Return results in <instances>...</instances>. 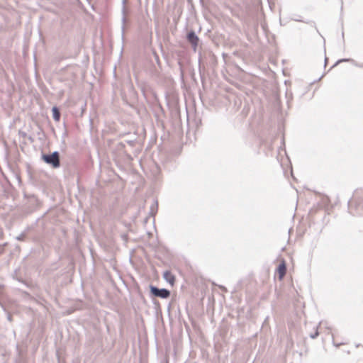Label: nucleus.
Returning <instances> with one entry per match:
<instances>
[{
	"label": "nucleus",
	"mask_w": 363,
	"mask_h": 363,
	"mask_svg": "<svg viewBox=\"0 0 363 363\" xmlns=\"http://www.w3.org/2000/svg\"><path fill=\"white\" fill-rule=\"evenodd\" d=\"M45 162L51 164L53 167H58L60 166L59 155L57 152L51 155H45L43 156Z\"/></svg>",
	"instance_id": "f257e3e1"
},
{
	"label": "nucleus",
	"mask_w": 363,
	"mask_h": 363,
	"mask_svg": "<svg viewBox=\"0 0 363 363\" xmlns=\"http://www.w3.org/2000/svg\"><path fill=\"white\" fill-rule=\"evenodd\" d=\"M150 291H151V294L152 295H154L155 296L160 297L162 298H167L170 296L169 291H168L165 289H159L157 287L153 286H150Z\"/></svg>",
	"instance_id": "f03ea898"
},
{
	"label": "nucleus",
	"mask_w": 363,
	"mask_h": 363,
	"mask_svg": "<svg viewBox=\"0 0 363 363\" xmlns=\"http://www.w3.org/2000/svg\"><path fill=\"white\" fill-rule=\"evenodd\" d=\"M277 271L279 279H282L286 272V267L284 262H282L281 263L279 264Z\"/></svg>",
	"instance_id": "7ed1b4c3"
},
{
	"label": "nucleus",
	"mask_w": 363,
	"mask_h": 363,
	"mask_svg": "<svg viewBox=\"0 0 363 363\" xmlns=\"http://www.w3.org/2000/svg\"><path fill=\"white\" fill-rule=\"evenodd\" d=\"M164 278L172 286L174 285V281H175V277H174V276L172 274V273L171 272H169V271L165 272L164 273Z\"/></svg>",
	"instance_id": "20e7f679"
},
{
	"label": "nucleus",
	"mask_w": 363,
	"mask_h": 363,
	"mask_svg": "<svg viewBox=\"0 0 363 363\" xmlns=\"http://www.w3.org/2000/svg\"><path fill=\"white\" fill-rule=\"evenodd\" d=\"M188 40L192 44L194 45V46H196L197 45V43H198V41H199V38L198 37L194 34V33L191 32L190 33L188 34Z\"/></svg>",
	"instance_id": "39448f33"
},
{
	"label": "nucleus",
	"mask_w": 363,
	"mask_h": 363,
	"mask_svg": "<svg viewBox=\"0 0 363 363\" xmlns=\"http://www.w3.org/2000/svg\"><path fill=\"white\" fill-rule=\"evenodd\" d=\"M52 116L55 121H59L60 119V113L59 109L57 107H53L52 109Z\"/></svg>",
	"instance_id": "423d86ee"
}]
</instances>
